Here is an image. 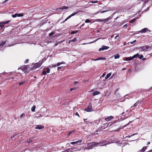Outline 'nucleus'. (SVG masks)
Wrapping results in <instances>:
<instances>
[{"mask_svg": "<svg viewBox=\"0 0 152 152\" xmlns=\"http://www.w3.org/2000/svg\"><path fill=\"white\" fill-rule=\"evenodd\" d=\"M105 141H104L99 142L97 143L94 142L88 143L87 144V147L85 148L84 150H86L91 149L93 148L94 146V147L97 145H100L101 146L106 145L108 144L105 143Z\"/></svg>", "mask_w": 152, "mask_h": 152, "instance_id": "1", "label": "nucleus"}, {"mask_svg": "<svg viewBox=\"0 0 152 152\" xmlns=\"http://www.w3.org/2000/svg\"><path fill=\"white\" fill-rule=\"evenodd\" d=\"M86 111L88 112H90L92 111V106L91 105L89 104L87 108L85 109Z\"/></svg>", "mask_w": 152, "mask_h": 152, "instance_id": "2", "label": "nucleus"}, {"mask_svg": "<svg viewBox=\"0 0 152 152\" xmlns=\"http://www.w3.org/2000/svg\"><path fill=\"white\" fill-rule=\"evenodd\" d=\"M140 48L141 49L142 51L145 52L147 50L148 47L147 46H143L140 47Z\"/></svg>", "mask_w": 152, "mask_h": 152, "instance_id": "3", "label": "nucleus"}, {"mask_svg": "<svg viewBox=\"0 0 152 152\" xmlns=\"http://www.w3.org/2000/svg\"><path fill=\"white\" fill-rule=\"evenodd\" d=\"M78 13V12H75V13H72L71 15H69L67 18H66L65 19V20H64V22H65L66 21L69 19L71 17L77 14Z\"/></svg>", "mask_w": 152, "mask_h": 152, "instance_id": "4", "label": "nucleus"}, {"mask_svg": "<svg viewBox=\"0 0 152 152\" xmlns=\"http://www.w3.org/2000/svg\"><path fill=\"white\" fill-rule=\"evenodd\" d=\"M23 16V14H18V13H16L15 14L13 15H12V16L13 18H15L16 17H21Z\"/></svg>", "mask_w": 152, "mask_h": 152, "instance_id": "5", "label": "nucleus"}, {"mask_svg": "<svg viewBox=\"0 0 152 152\" xmlns=\"http://www.w3.org/2000/svg\"><path fill=\"white\" fill-rule=\"evenodd\" d=\"M42 63L41 62H38V63H36L34 64V67L35 68H37L38 67H39L42 65Z\"/></svg>", "mask_w": 152, "mask_h": 152, "instance_id": "6", "label": "nucleus"}, {"mask_svg": "<svg viewBox=\"0 0 152 152\" xmlns=\"http://www.w3.org/2000/svg\"><path fill=\"white\" fill-rule=\"evenodd\" d=\"M113 116H109L107 118H104V120L106 121H111L112 119H113Z\"/></svg>", "mask_w": 152, "mask_h": 152, "instance_id": "7", "label": "nucleus"}, {"mask_svg": "<svg viewBox=\"0 0 152 152\" xmlns=\"http://www.w3.org/2000/svg\"><path fill=\"white\" fill-rule=\"evenodd\" d=\"M44 128V126L41 125H37L35 128L36 129H41Z\"/></svg>", "mask_w": 152, "mask_h": 152, "instance_id": "8", "label": "nucleus"}, {"mask_svg": "<svg viewBox=\"0 0 152 152\" xmlns=\"http://www.w3.org/2000/svg\"><path fill=\"white\" fill-rule=\"evenodd\" d=\"M109 48V47L107 46H103L101 48L99 49V51L104 50H107Z\"/></svg>", "mask_w": 152, "mask_h": 152, "instance_id": "9", "label": "nucleus"}, {"mask_svg": "<svg viewBox=\"0 0 152 152\" xmlns=\"http://www.w3.org/2000/svg\"><path fill=\"white\" fill-rule=\"evenodd\" d=\"M82 142V140H79L77 141H76V142H72L71 143V144L72 145H75V144H77L78 143H80Z\"/></svg>", "mask_w": 152, "mask_h": 152, "instance_id": "10", "label": "nucleus"}, {"mask_svg": "<svg viewBox=\"0 0 152 152\" xmlns=\"http://www.w3.org/2000/svg\"><path fill=\"white\" fill-rule=\"evenodd\" d=\"M134 58H135V56H133L132 57H130L129 58L126 57L125 59L126 61H128V60H131Z\"/></svg>", "mask_w": 152, "mask_h": 152, "instance_id": "11", "label": "nucleus"}, {"mask_svg": "<svg viewBox=\"0 0 152 152\" xmlns=\"http://www.w3.org/2000/svg\"><path fill=\"white\" fill-rule=\"evenodd\" d=\"M134 56H135V58L137 57H138L140 59L142 58L143 57V56L142 55H140L138 53H137L136 54L134 55Z\"/></svg>", "mask_w": 152, "mask_h": 152, "instance_id": "12", "label": "nucleus"}, {"mask_svg": "<svg viewBox=\"0 0 152 152\" xmlns=\"http://www.w3.org/2000/svg\"><path fill=\"white\" fill-rule=\"evenodd\" d=\"M147 30V29L146 28H145L143 29H142L140 31H139L138 32V33H140V32L143 33L145 32Z\"/></svg>", "mask_w": 152, "mask_h": 152, "instance_id": "13", "label": "nucleus"}, {"mask_svg": "<svg viewBox=\"0 0 152 152\" xmlns=\"http://www.w3.org/2000/svg\"><path fill=\"white\" fill-rule=\"evenodd\" d=\"M118 89H117L115 92V95L118 97H120V94L118 92Z\"/></svg>", "mask_w": 152, "mask_h": 152, "instance_id": "14", "label": "nucleus"}, {"mask_svg": "<svg viewBox=\"0 0 152 152\" xmlns=\"http://www.w3.org/2000/svg\"><path fill=\"white\" fill-rule=\"evenodd\" d=\"M147 146L144 147L140 150V152L144 151L147 149Z\"/></svg>", "mask_w": 152, "mask_h": 152, "instance_id": "15", "label": "nucleus"}, {"mask_svg": "<svg viewBox=\"0 0 152 152\" xmlns=\"http://www.w3.org/2000/svg\"><path fill=\"white\" fill-rule=\"evenodd\" d=\"M106 60V58L105 57H100L95 59V60Z\"/></svg>", "mask_w": 152, "mask_h": 152, "instance_id": "16", "label": "nucleus"}, {"mask_svg": "<svg viewBox=\"0 0 152 152\" xmlns=\"http://www.w3.org/2000/svg\"><path fill=\"white\" fill-rule=\"evenodd\" d=\"M112 18V17H111V16H110L106 19H104V22H106L107 21H108L109 20H110Z\"/></svg>", "mask_w": 152, "mask_h": 152, "instance_id": "17", "label": "nucleus"}, {"mask_svg": "<svg viewBox=\"0 0 152 152\" xmlns=\"http://www.w3.org/2000/svg\"><path fill=\"white\" fill-rule=\"evenodd\" d=\"M112 73L111 72L109 73L108 74H107L106 76L105 77V79H107L111 75Z\"/></svg>", "mask_w": 152, "mask_h": 152, "instance_id": "18", "label": "nucleus"}, {"mask_svg": "<svg viewBox=\"0 0 152 152\" xmlns=\"http://www.w3.org/2000/svg\"><path fill=\"white\" fill-rule=\"evenodd\" d=\"M100 94V92L99 91H95L94 92L93 94V95L94 96H95L96 95H98Z\"/></svg>", "mask_w": 152, "mask_h": 152, "instance_id": "19", "label": "nucleus"}, {"mask_svg": "<svg viewBox=\"0 0 152 152\" xmlns=\"http://www.w3.org/2000/svg\"><path fill=\"white\" fill-rule=\"evenodd\" d=\"M120 57V55L118 54H115L114 56V58L115 59L119 58Z\"/></svg>", "mask_w": 152, "mask_h": 152, "instance_id": "20", "label": "nucleus"}, {"mask_svg": "<svg viewBox=\"0 0 152 152\" xmlns=\"http://www.w3.org/2000/svg\"><path fill=\"white\" fill-rule=\"evenodd\" d=\"M35 108H36V106L35 105H34L33 106L31 109V110L32 111V112H34L35 111Z\"/></svg>", "mask_w": 152, "mask_h": 152, "instance_id": "21", "label": "nucleus"}, {"mask_svg": "<svg viewBox=\"0 0 152 152\" xmlns=\"http://www.w3.org/2000/svg\"><path fill=\"white\" fill-rule=\"evenodd\" d=\"M5 44V42H2L1 43H0V47H2Z\"/></svg>", "mask_w": 152, "mask_h": 152, "instance_id": "22", "label": "nucleus"}, {"mask_svg": "<svg viewBox=\"0 0 152 152\" xmlns=\"http://www.w3.org/2000/svg\"><path fill=\"white\" fill-rule=\"evenodd\" d=\"M68 8V7H66L65 6H64L61 7L59 9L63 10L64 9H67Z\"/></svg>", "mask_w": 152, "mask_h": 152, "instance_id": "23", "label": "nucleus"}, {"mask_svg": "<svg viewBox=\"0 0 152 152\" xmlns=\"http://www.w3.org/2000/svg\"><path fill=\"white\" fill-rule=\"evenodd\" d=\"M140 102L139 101H138L137 102L135 103L134 105V107H136L137 105L139 104V103H140Z\"/></svg>", "mask_w": 152, "mask_h": 152, "instance_id": "24", "label": "nucleus"}, {"mask_svg": "<svg viewBox=\"0 0 152 152\" xmlns=\"http://www.w3.org/2000/svg\"><path fill=\"white\" fill-rule=\"evenodd\" d=\"M108 11V10H105V11H99L97 13H96L97 14L99 13V12H100L101 13H103L105 12H107Z\"/></svg>", "mask_w": 152, "mask_h": 152, "instance_id": "25", "label": "nucleus"}, {"mask_svg": "<svg viewBox=\"0 0 152 152\" xmlns=\"http://www.w3.org/2000/svg\"><path fill=\"white\" fill-rule=\"evenodd\" d=\"M75 149V148H69L67 150H64V151H62V152H68L69 151V150H71V149Z\"/></svg>", "mask_w": 152, "mask_h": 152, "instance_id": "26", "label": "nucleus"}, {"mask_svg": "<svg viewBox=\"0 0 152 152\" xmlns=\"http://www.w3.org/2000/svg\"><path fill=\"white\" fill-rule=\"evenodd\" d=\"M33 139L31 138L29 140L27 141V142L28 143H29L32 142L33 141Z\"/></svg>", "mask_w": 152, "mask_h": 152, "instance_id": "27", "label": "nucleus"}, {"mask_svg": "<svg viewBox=\"0 0 152 152\" xmlns=\"http://www.w3.org/2000/svg\"><path fill=\"white\" fill-rule=\"evenodd\" d=\"M63 64V62H58L57 63V64H56V65L57 66H60L61 64Z\"/></svg>", "mask_w": 152, "mask_h": 152, "instance_id": "28", "label": "nucleus"}, {"mask_svg": "<svg viewBox=\"0 0 152 152\" xmlns=\"http://www.w3.org/2000/svg\"><path fill=\"white\" fill-rule=\"evenodd\" d=\"M25 81H22V82L19 83V85H21L23 84L24 83H25Z\"/></svg>", "mask_w": 152, "mask_h": 152, "instance_id": "29", "label": "nucleus"}, {"mask_svg": "<svg viewBox=\"0 0 152 152\" xmlns=\"http://www.w3.org/2000/svg\"><path fill=\"white\" fill-rule=\"evenodd\" d=\"M10 22V21L9 20H8V21H5V22H3L2 23H3V24H7V23H9Z\"/></svg>", "mask_w": 152, "mask_h": 152, "instance_id": "30", "label": "nucleus"}, {"mask_svg": "<svg viewBox=\"0 0 152 152\" xmlns=\"http://www.w3.org/2000/svg\"><path fill=\"white\" fill-rule=\"evenodd\" d=\"M135 20H136L135 18L133 19L132 20L130 21V22L131 23H132L135 21Z\"/></svg>", "mask_w": 152, "mask_h": 152, "instance_id": "31", "label": "nucleus"}, {"mask_svg": "<svg viewBox=\"0 0 152 152\" xmlns=\"http://www.w3.org/2000/svg\"><path fill=\"white\" fill-rule=\"evenodd\" d=\"M54 34V32L53 31L51 32L49 34V36L50 37L52 36Z\"/></svg>", "mask_w": 152, "mask_h": 152, "instance_id": "32", "label": "nucleus"}, {"mask_svg": "<svg viewBox=\"0 0 152 152\" xmlns=\"http://www.w3.org/2000/svg\"><path fill=\"white\" fill-rule=\"evenodd\" d=\"M90 22V21L89 20V19H86L85 21V22L86 23H89V22Z\"/></svg>", "mask_w": 152, "mask_h": 152, "instance_id": "33", "label": "nucleus"}, {"mask_svg": "<svg viewBox=\"0 0 152 152\" xmlns=\"http://www.w3.org/2000/svg\"><path fill=\"white\" fill-rule=\"evenodd\" d=\"M98 21H99V22H102V21H104V19H98Z\"/></svg>", "mask_w": 152, "mask_h": 152, "instance_id": "34", "label": "nucleus"}, {"mask_svg": "<svg viewBox=\"0 0 152 152\" xmlns=\"http://www.w3.org/2000/svg\"><path fill=\"white\" fill-rule=\"evenodd\" d=\"M77 40L76 39V38H75L73 39L72 40H71V41L72 42H75V41H76Z\"/></svg>", "mask_w": 152, "mask_h": 152, "instance_id": "35", "label": "nucleus"}, {"mask_svg": "<svg viewBox=\"0 0 152 152\" xmlns=\"http://www.w3.org/2000/svg\"><path fill=\"white\" fill-rule=\"evenodd\" d=\"M2 24L1 23H0V27L1 28H2L4 26V25Z\"/></svg>", "mask_w": 152, "mask_h": 152, "instance_id": "36", "label": "nucleus"}, {"mask_svg": "<svg viewBox=\"0 0 152 152\" xmlns=\"http://www.w3.org/2000/svg\"><path fill=\"white\" fill-rule=\"evenodd\" d=\"M76 89V88H71L69 90L70 91L69 92H71L72 90H75Z\"/></svg>", "mask_w": 152, "mask_h": 152, "instance_id": "37", "label": "nucleus"}, {"mask_svg": "<svg viewBox=\"0 0 152 152\" xmlns=\"http://www.w3.org/2000/svg\"><path fill=\"white\" fill-rule=\"evenodd\" d=\"M42 74L44 75H45L46 74V72L45 71H43Z\"/></svg>", "mask_w": 152, "mask_h": 152, "instance_id": "38", "label": "nucleus"}, {"mask_svg": "<svg viewBox=\"0 0 152 152\" xmlns=\"http://www.w3.org/2000/svg\"><path fill=\"white\" fill-rule=\"evenodd\" d=\"M145 3H147L149 1V0H142Z\"/></svg>", "mask_w": 152, "mask_h": 152, "instance_id": "39", "label": "nucleus"}, {"mask_svg": "<svg viewBox=\"0 0 152 152\" xmlns=\"http://www.w3.org/2000/svg\"><path fill=\"white\" fill-rule=\"evenodd\" d=\"M50 72V70L48 68H47V72L48 73H49Z\"/></svg>", "mask_w": 152, "mask_h": 152, "instance_id": "40", "label": "nucleus"}, {"mask_svg": "<svg viewBox=\"0 0 152 152\" xmlns=\"http://www.w3.org/2000/svg\"><path fill=\"white\" fill-rule=\"evenodd\" d=\"M42 117V115L41 114H40L37 117V118H39L40 117Z\"/></svg>", "mask_w": 152, "mask_h": 152, "instance_id": "41", "label": "nucleus"}, {"mask_svg": "<svg viewBox=\"0 0 152 152\" xmlns=\"http://www.w3.org/2000/svg\"><path fill=\"white\" fill-rule=\"evenodd\" d=\"M52 67H55L57 66L56 65V64H53L52 65Z\"/></svg>", "mask_w": 152, "mask_h": 152, "instance_id": "42", "label": "nucleus"}, {"mask_svg": "<svg viewBox=\"0 0 152 152\" xmlns=\"http://www.w3.org/2000/svg\"><path fill=\"white\" fill-rule=\"evenodd\" d=\"M75 31H72L71 32V34H75Z\"/></svg>", "mask_w": 152, "mask_h": 152, "instance_id": "43", "label": "nucleus"}, {"mask_svg": "<svg viewBox=\"0 0 152 152\" xmlns=\"http://www.w3.org/2000/svg\"><path fill=\"white\" fill-rule=\"evenodd\" d=\"M91 2L92 3H96L97 2V1H91Z\"/></svg>", "mask_w": 152, "mask_h": 152, "instance_id": "44", "label": "nucleus"}, {"mask_svg": "<svg viewBox=\"0 0 152 152\" xmlns=\"http://www.w3.org/2000/svg\"><path fill=\"white\" fill-rule=\"evenodd\" d=\"M75 115H77L78 116H79V117H80V116H79V115L78 114V113L77 112H76V114H75Z\"/></svg>", "mask_w": 152, "mask_h": 152, "instance_id": "45", "label": "nucleus"}, {"mask_svg": "<svg viewBox=\"0 0 152 152\" xmlns=\"http://www.w3.org/2000/svg\"><path fill=\"white\" fill-rule=\"evenodd\" d=\"M73 132L72 131V132H69L68 134V135H69L70 134H71L72 132Z\"/></svg>", "mask_w": 152, "mask_h": 152, "instance_id": "46", "label": "nucleus"}, {"mask_svg": "<svg viewBox=\"0 0 152 152\" xmlns=\"http://www.w3.org/2000/svg\"><path fill=\"white\" fill-rule=\"evenodd\" d=\"M23 113L20 116V118H22L23 117Z\"/></svg>", "mask_w": 152, "mask_h": 152, "instance_id": "47", "label": "nucleus"}, {"mask_svg": "<svg viewBox=\"0 0 152 152\" xmlns=\"http://www.w3.org/2000/svg\"><path fill=\"white\" fill-rule=\"evenodd\" d=\"M105 73H104L102 74V75L101 77H104V76H105Z\"/></svg>", "mask_w": 152, "mask_h": 152, "instance_id": "48", "label": "nucleus"}, {"mask_svg": "<svg viewBox=\"0 0 152 152\" xmlns=\"http://www.w3.org/2000/svg\"><path fill=\"white\" fill-rule=\"evenodd\" d=\"M119 36V35H117V36H116L114 38V39H116V38H117V37H118Z\"/></svg>", "mask_w": 152, "mask_h": 152, "instance_id": "49", "label": "nucleus"}, {"mask_svg": "<svg viewBox=\"0 0 152 152\" xmlns=\"http://www.w3.org/2000/svg\"><path fill=\"white\" fill-rule=\"evenodd\" d=\"M134 134H133L132 135L130 136H128L127 137H129H129H132V136H133V135H134Z\"/></svg>", "mask_w": 152, "mask_h": 152, "instance_id": "50", "label": "nucleus"}, {"mask_svg": "<svg viewBox=\"0 0 152 152\" xmlns=\"http://www.w3.org/2000/svg\"><path fill=\"white\" fill-rule=\"evenodd\" d=\"M80 150H81V148H79L78 149H77V150H75V151H80Z\"/></svg>", "mask_w": 152, "mask_h": 152, "instance_id": "51", "label": "nucleus"}, {"mask_svg": "<svg viewBox=\"0 0 152 152\" xmlns=\"http://www.w3.org/2000/svg\"><path fill=\"white\" fill-rule=\"evenodd\" d=\"M127 26L126 24H125L123 28L127 27Z\"/></svg>", "mask_w": 152, "mask_h": 152, "instance_id": "52", "label": "nucleus"}, {"mask_svg": "<svg viewBox=\"0 0 152 152\" xmlns=\"http://www.w3.org/2000/svg\"><path fill=\"white\" fill-rule=\"evenodd\" d=\"M112 125V124H110V125H109V124H107V127H110V126L111 125Z\"/></svg>", "mask_w": 152, "mask_h": 152, "instance_id": "53", "label": "nucleus"}, {"mask_svg": "<svg viewBox=\"0 0 152 152\" xmlns=\"http://www.w3.org/2000/svg\"><path fill=\"white\" fill-rule=\"evenodd\" d=\"M87 120V119H84V122L86 123V124H87L88 123L86 121H85V120Z\"/></svg>", "mask_w": 152, "mask_h": 152, "instance_id": "54", "label": "nucleus"}, {"mask_svg": "<svg viewBox=\"0 0 152 152\" xmlns=\"http://www.w3.org/2000/svg\"><path fill=\"white\" fill-rule=\"evenodd\" d=\"M96 59H94L93 58H91V60H93V61H97V60H95Z\"/></svg>", "mask_w": 152, "mask_h": 152, "instance_id": "55", "label": "nucleus"}, {"mask_svg": "<svg viewBox=\"0 0 152 152\" xmlns=\"http://www.w3.org/2000/svg\"><path fill=\"white\" fill-rule=\"evenodd\" d=\"M126 69V68H123V69H122V70H125V69Z\"/></svg>", "mask_w": 152, "mask_h": 152, "instance_id": "56", "label": "nucleus"}, {"mask_svg": "<svg viewBox=\"0 0 152 152\" xmlns=\"http://www.w3.org/2000/svg\"><path fill=\"white\" fill-rule=\"evenodd\" d=\"M61 68V67H58V70L59 69H60Z\"/></svg>", "mask_w": 152, "mask_h": 152, "instance_id": "57", "label": "nucleus"}, {"mask_svg": "<svg viewBox=\"0 0 152 152\" xmlns=\"http://www.w3.org/2000/svg\"><path fill=\"white\" fill-rule=\"evenodd\" d=\"M28 59H26V62L27 63L28 62Z\"/></svg>", "mask_w": 152, "mask_h": 152, "instance_id": "58", "label": "nucleus"}, {"mask_svg": "<svg viewBox=\"0 0 152 152\" xmlns=\"http://www.w3.org/2000/svg\"><path fill=\"white\" fill-rule=\"evenodd\" d=\"M134 43V42H133H133H130V43L131 44H133Z\"/></svg>", "mask_w": 152, "mask_h": 152, "instance_id": "59", "label": "nucleus"}, {"mask_svg": "<svg viewBox=\"0 0 152 152\" xmlns=\"http://www.w3.org/2000/svg\"><path fill=\"white\" fill-rule=\"evenodd\" d=\"M71 42H72L71 41V40H69V43H70Z\"/></svg>", "mask_w": 152, "mask_h": 152, "instance_id": "60", "label": "nucleus"}, {"mask_svg": "<svg viewBox=\"0 0 152 152\" xmlns=\"http://www.w3.org/2000/svg\"><path fill=\"white\" fill-rule=\"evenodd\" d=\"M150 143V142H148V143H147V145L149 144Z\"/></svg>", "mask_w": 152, "mask_h": 152, "instance_id": "61", "label": "nucleus"}, {"mask_svg": "<svg viewBox=\"0 0 152 152\" xmlns=\"http://www.w3.org/2000/svg\"><path fill=\"white\" fill-rule=\"evenodd\" d=\"M78 30H76V31H75V33H77L78 32Z\"/></svg>", "mask_w": 152, "mask_h": 152, "instance_id": "62", "label": "nucleus"}, {"mask_svg": "<svg viewBox=\"0 0 152 152\" xmlns=\"http://www.w3.org/2000/svg\"><path fill=\"white\" fill-rule=\"evenodd\" d=\"M131 70L130 69H129V72H131Z\"/></svg>", "mask_w": 152, "mask_h": 152, "instance_id": "63", "label": "nucleus"}, {"mask_svg": "<svg viewBox=\"0 0 152 152\" xmlns=\"http://www.w3.org/2000/svg\"><path fill=\"white\" fill-rule=\"evenodd\" d=\"M136 41V40H135L133 41V42H134H134H135Z\"/></svg>", "mask_w": 152, "mask_h": 152, "instance_id": "64", "label": "nucleus"}]
</instances>
